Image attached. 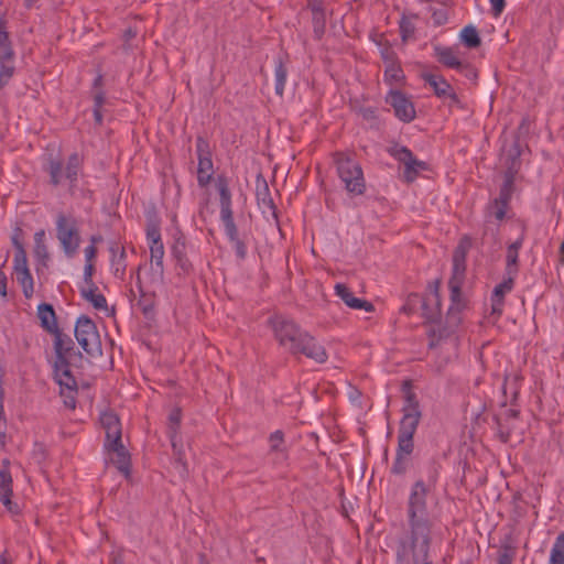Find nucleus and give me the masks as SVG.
Instances as JSON below:
<instances>
[{
    "label": "nucleus",
    "instance_id": "62",
    "mask_svg": "<svg viewBox=\"0 0 564 564\" xmlns=\"http://www.w3.org/2000/svg\"><path fill=\"white\" fill-rule=\"evenodd\" d=\"M6 427L7 421L4 415H0V447H4L6 445Z\"/></svg>",
    "mask_w": 564,
    "mask_h": 564
},
{
    "label": "nucleus",
    "instance_id": "6",
    "mask_svg": "<svg viewBox=\"0 0 564 564\" xmlns=\"http://www.w3.org/2000/svg\"><path fill=\"white\" fill-rule=\"evenodd\" d=\"M402 391L404 392V405L402 408L403 416L400 422L398 436L413 438L421 421L422 413L416 395L412 391L410 381H405L403 383Z\"/></svg>",
    "mask_w": 564,
    "mask_h": 564
},
{
    "label": "nucleus",
    "instance_id": "14",
    "mask_svg": "<svg viewBox=\"0 0 564 564\" xmlns=\"http://www.w3.org/2000/svg\"><path fill=\"white\" fill-rule=\"evenodd\" d=\"M387 102L391 105L400 120L410 122L415 118L413 104L402 93L391 91L387 97Z\"/></svg>",
    "mask_w": 564,
    "mask_h": 564
},
{
    "label": "nucleus",
    "instance_id": "39",
    "mask_svg": "<svg viewBox=\"0 0 564 564\" xmlns=\"http://www.w3.org/2000/svg\"><path fill=\"white\" fill-rule=\"evenodd\" d=\"M48 173L51 176V183L53 185H58L65 178V167L62 162L56 160H51L48 164Z\"/></svg>",
    "mask_w": 564,
    "mask_h": 564
},
{
    "label": "nucleus",
    "instance_id": "7",
    "mask_svg": "<svg viewBox=\"0 0 564 564\" xmlns=\"http://www.w3.org/2000/svg\"><path fill=\"white\" fill-rule=\"evenodd\" d=\"M75 337L83 350L90 357L102 355V345L96 324L86 315L78 317L75 326Z\"/></svg>",
    "mask_w": 564,
    "mask_h": 564
},
{
    "label": "nucleus",
    "instance_id": "3",
    "mask_svg": "<svg viewBox=\"0 0 564 564\" xmlns=\"http://www.w3.org/2000/svg\"><path fill=\"white\" fill-rule=\"evenodd\" d=\"M217 189L219 193L220 219L224 224L226 236L231 242L237 258L245 260L247 257V246L238 235V228L235 224L231 209V194L225 177H218Z\"/></svg>",
    "mask_w": 564,
    "mask_h": 564
},
{
    "label": "nucleus",
    "instance_id": "38",
    "mask_svg": "<svg viewBox=\"0 0 564 564\" xmlns=\"http://www.w3.org/2000/svg\"><path fill=\"white\" fill-rule=\"evenodd\" d=\"M547 564H564V533L556 536Z\"/></svg>",
    "mask_w": 564,
    "mask_h": 564
},
{
    "label": "nucleus",
    "instance_id": "34",
    "mask_svg": "<svg viewBox=\"0 0 564 564\" xmlns=\"http://www.w3.org/2000/svg\"><path fill=\"white\" fill-rule=\"evenodd\" d=\"M82 166V160L77 153H73L68 156L65 166V180H67L70 186H74L77 182L78 174Z\"/></svg>",
    "mask_w": 564,
    "mask_h": 564
},
{
    "label": "nucleus",
    "instance_id": "18",
    "mask_svg": "<svg viewBox=\"0 0 564 564\" xmlns=\"http://www.w3.org/2000/svg\"><path fill=\"white\" fill-rule=\"evenodd\" d=\"M105 447L112 453L111 462L117 466L118 470L124 475H129L130 456L122 444V440L105 442Z\"/></svg>",
    "mask_w": 564,
    "mask_h": 564
},
{
    "label": "nucleus",
    "instance_id": "53",
    "mask_svg": "<svg viewBox=\"0 0 564 564\" xmlns=\"http://www.w3.org/2000/svg\"><path fill=\"white\" fill-rule=\"evenodd\" d=\"M283 443V433L275 431L270 435V445L272 451H280V446Z\"/></svg>",
    "mask_w": 564,
    "mask_h": 564
},
{
    "label": "nucleus",
    "instance_id": "45",
    "mask_svg": "<svg viewBox=\"0 0 564 564\" xmlns=\"http://www.w3.org/2000/svg\"><path fill=\"white\" fill-rule=\"evenodd\" d=\"M410 457L403 455H395V459L391 467V473L394 475H404L409 467Z\"/></svg>",
    "mask_w": 564,
    "mask_h": 564
},
{
    "label": "nucleus",
    "instance_id": "44",
    "mask_svg": "<svg viewBox=\"0 0 564 564\" xmlns=\"http://www.w3.org/2000/svg\"><path fill=\"white\" fill-rule=\"evenodd\" d=\"M312 21L314 26V33L317 39L324 34L325 25H326V17L324 11H316L315 14H312Z\"/></svg>",
    "mask_w": 564,
    "mask_h": 564
},
{
    "label": "nucleus",
    "instance_id": "1",
    "mask_svg": "<svg viewBox=\"0 0 564 564\" xmlns=\"http://www.w3.org/2000/svg\"><path fill=\"white\" fill-rule=\"evenodd\" d=\"M438 471L433 465L427 481L417 479L411 487L406 502V529L398 543H408L402 547L414 546L422 553L426 542L432 541V521L427 511V494L437 481Z\"/></svg>",
    "mask_w": 564,
    "mask_h": 564
},
{
    "label": "nucleus",
    "instance_id": "48",
    "mask_svg": "<svg viewBox=\"0 0 564 564\" xmlns=\"http://www.w3.org/2000/svg\"><path fill=\"white\" fill-rule=\"evenodd\" d=\"M514 549L510 545H503L498 557V564H512Z\"/></svg>",
    "mask_w": 564,
    "mask_h": 564
},
{
    "label": "nucleus",
    "instance_id": "52",
    "mask_svg": "<svg viewBox=\"0 0 564 564\" xmlns=\"http://www.w3.org/2000/svg\"><path fill=\"white\" fill-rule=\"evenodd\" d=\"M457 70L470 80H475L477 78L476 69L468 63H462V66H459Z\"/></svg>",
    "mask_w": 564,
    "mask_h": 564
},
{
    "label": "nucleus",
    "instance_id": "30",
    "mask_svg": "<svg viewBox=\"0 0 564 564\" xmlns=\"http://www.w3.org/2000/svg\"><path fill=\"white\" fill-rule=\"evenodd\" d=\"M34 257L37 260L39 264L42 267H47V262L50 260V254L47 251V247L45 245V231L43 229L36 231L34 234Z\"/></svg>",
    "mask_w": 564,
    "mask_h": 564
},
{
    "label": "nucleus",
    "instance_id": "64",
    "mask_svg": "<svg viewBox=\"0 0 564 564\" xmlns=\"http://www.w3.org/2000/svg\"><path fill=\"white\" fill-rule=\"evenodd\" d=\"M308 6L312 10V14H315L316 11H324L322 2L318 0H310Z\"/></svg>",
    "mask_w": 564,
    "mask_h": 564
},
{
    "label": "nucleus",
    "instance_id": "13",
    "mask_svg": "<svg viewBox=\"0 0 564 564\" xmlns=\"http://www.w3.org/2000/svg\"><path fill=\"white\" fill-rule=\"evenodd\" d=\"M406 543H397L394 564H433L430 561L431 542H426V547L420 554L414 546L402 547Z\"/></svg>",
    "mask_w": 564,
    "mask_h": 564
},
{
    "label": "nucleus",
    "instance_id": "15",
    "mask_svg": "<svg viewBox=\"0 0 564 564\" xmlns=\"http://www.w3.org/2000/svg\"><path fill=\"white\" fill-rule=\"evenodd\" d=\"M13 264L17 281L22 286L24 296L31 299L34 293V282L28 267L26 256H23L21 251L18 259L13 260Z\"/></svg>",
    "mask_w": 564,
    "mask_h": 564
},
{
    "label": "nucleus",
    "instance_id": "43",
    "mask_svg": "<svg viewBox=\"0 0 564 564\" xmlns=\"http://www.w3.org/2000/svg\"><path fill=\"white\" fill-rule=\"evenodd\" d=\"M513 187V175L511 172H508L505 176L503 185L501 186L499 197L497 199L501 202H509Z\"/></svg>",
    "mask_w": 564,
    "mask_h": 564
},
{
    "label": "nucleus",
    "instance_id": "59",
    "mask_svg": "<svg viewBox=\"0 0 564 564\" xmlns=\"http://www.w3.org/2000/svg\"><path fill=\"white\" fill-rule=\"evenodd\" d=\"M77 391H67L64 392L62 395L64 397V404L69 409H75L76 406V395Z\"/></svg>",
    "mask_w": 564,
    "mask_h": 564
},
{
    "label": "nucleus",
    "instance_id": "20",
    "mask_svg": "<svg viewBox=\"0 0 564 564\" xmlns=\"http://www.w3.org/2000/svg\"><path fill=\"white\" fill-rule=\"evenodd\" d=\"M335 294L350 308L364 310L366 312H372L375 310L373 304L369 301L355 297L351 291L343 283H337L334 288Z\"/></svg>",
    "mask_w": 564,
    "mask_h": 564
},
{
    "label": "nucleus",
    "instance_id": "12",
    "mask_svg": "<svg viewBox=\"0 0 564 564\" xmlns=\"http://www.w3.org/2000/svg\"><path fill=\"white\" fill-rule=\"evenodd\" d=\"M10 460L3 459L0 468V501L7 508V510L13 514L19 513V507L12 502L11 497L13 495V479L10 473Z\"/></svg>",
    "mask_w": 564,
    "mask_h": 564
},
{
    "label": "nucleus",
    "instance_id": "32",
    "mask_svg": "<svg viewBox=\"0 0 564 564\" xmlns=\"http://www.w3.org/2000/svg\"><path fill=\"white\" fill-rule=\"evenodd\" d=\"M97 290L96 284H94V286L88 285L87 289L80 290V294L83 299L89 302L96 310H106L107 300L101 293H98Z\"/></svg>",
    "mask_w": 564,
    "mask_h": 564
},
{
    "label": "nucleus",
    "instance_id": "16",
    "mask_svg": "<svg viewBox=\"0 0 564 564\" xmlns=\"http://www.w3.org/2000/svg\"><path fill=\"white\" fill-rule=\"evenodd\" d=\"M459 296L456 299V301L453 302V305L449 307L447 315H446V327L437 330L435 328H432L430 332V335L432 337L430 341V347H435L440 340H442L445 337H448L452 332L459 325L460 323V314L459 308L455 306L456 302L458 301Z\"/></svg>",
    "mask_w": 564,
    "mask_h": 564
},
{
    "label": "nucleus",
    "instance_id": "42",
    "mask_svg": "<svg viewBox=\"0 0 564 564\" xmlns=\"http://www.w3.org/2000/svg\"><path fill=\"white\" fill-rule=\"evenodd\" d=\"M147 238L150 245L162 242L160 225L156 220H150L147 225Z\"/></svg>",
    "mask_w": 564,
    "mask_h": 564
},
{
    "label": "nucleus",
    "instance_id": "9",
    "mask_svg": "<svg viewBox=\"0 0 564 564\" xmlns=\"http://www.w3.org/2000/svg\"><path fill=\"white\" fill-rule=\"evenodd\" d=\"M471 246L468 237L462 238L459 245L453 254V275L448 282L451 289V299L455 302L460 296V285L466 270V254Z\"/></svg>",
    "mask_w": 564,
    "mask_h": 564
},
{
    "label": "nucleus",
    "instance_id": "26",
    "mask_svg": "<svg viewBox=\"0 0 564 564\" xmlns=\"http://www.w3.org/2000/svg\"><path fill=\"white\" fill-rule=\"evenodd\" d=\"M185 250L186 246L184 239L177 238L172 246V256L175 259L176 265L180 268L181 272L183 274H188L192 271L193 265L186 257Z\"/></svg>",
    "mask_w": 564,
    "mask_h": 564
},
{
    "label": "nucleus",
    "instance_id": "49",
    "mask_svg": "<svg viewBox=\"0 0 564 564\" xmlns=\"http://www.w3.org/2000/svg\"><path fill=\"white\" fill-rule=\"evenodd\" d=\"M11 45L9 33L7 31V19L3 13L0 12V46Z\"/></svg>",
    "mask_w": 564,
    "mask_h": 564
},
{
    "label": "nucleus",
    "instance_id": "55",
    "mask_svg": "<svg viewBox=\"0 0 564 564\" xmlns=\"http://www.w3.org/2000/svg\"><path fill=\"white\" fill-rule=\"evenodd\" d=\"M19 232H21V229H19V228H18V229L15 230V234H14V235H13V237H12V243H13V246H14V248H15L14 259H18V257H19V254H20V252H21V251H22V254H23V256H26V252H25V250H24V247H23V245H22V243L20 242V240H19V237H18Z\"/></svg>",
    "mask_w": 564,
    "mask_h": 564
},
{
    "label": "nucleus",
    "instance_id": "8",
    "mask_svg": "<svg viewBox=\"0 0 564 564\" xmlns=\"http://www.w3.org/2000/svg\"><path fill=\"white\" fill-rule=\"evenodd\" d=\"M421 303L422 315L427 323H436L441 318V300L438 294V283H435L434 289L429 292L425 296L421 297L417 294L409 296L408 303L403 306V311L406 313L413 312V305Z\"/></svg>",
    "mask_w": 564,
    "mask_h": 564
},
{
    "label": "nucleus",
    "instance_id": "35",
    "mask_svg": "<svg viewBox=\"0 0 564 564\" xmlns=\"http://www.w3.org/2000/svg\"><path fill=\"white\" fill-rule=\"evenodd\" d=\"M151 261L154 263V271L163 278V258L164 246L163 242L150 245Z\"/></svg>",
    "mask_w": 564,
    "mask_h": 564
},
{
    "label": "nucleus",
    "instance_id": "47",
    "mask_svg": "<svg viewBox=\"0 0 564 564\" xmlns=\"http://www.w3.org/2000/svg\"><path fill=\"white\" fill-rule=\"evenodd\" d=\"M507 202H501L499 199H495L492 206L490 207V214L497 219L502 220L506 216Z\"/></svg>",
    "mask_w": 564,
    "mask_h": 564
},
{
    "label": "nucleus",
    "instance_id": "37",
    "mask_svg": "<svg viewBox=\"0 0 564 564\" xmlns=\"http://www.w3.org/2000/svg\"><path fill=\"white\" fill-rule=\"evenodd\" d=\"M460 39L468 48H476L481 43L478 31L474 25L465 26L460 31Z\"/></svg>",
    "mask_w": 564,
    "mask_h": 564
},
{
    "label": "nucleus",
    "instance_id": "46",
    "mask_svg": "<svg viewBox=\"0 0 564 564\" xmlns=\"http://www.w3.org/2000/svg\"><path fill=\"white\" fill-rule=\"evenodd\" d=\"M413 449L414 444L412 437L398 436L397 454L410 457Z\"/></svg>",
    "mask_w": 564,
    "mask_h": 564
},
{
    "label": "nucleus",
    "instance_id": "17",
    "mask_svg": "<svg viewBox=\"0 0 564 564\" xmlns=\"http://www.w3.org/2000/svg\"><path fill=\"white\" fill-rule=\"evenodd\" d=\"M54 379L61 387V394L66 391H77V381L72 375L69 361H54Z\"/></svg>",
    "mask_w": 564,
    "mask_h": 564
},
{
    "label": "nucleus",
    "instance_id": "63",
    "mask_svg": "<svg viewBox=\"0 0 564 564\" xmlns=\"http://www.w3.org/2000/svg\"><path fill=\"white\" fill-rule=\"evenodd\" d=\"M433 19H434L435 24L442 25L446 21V15H445V13L442 10L441 11H435L433 13Z\"/></svg>",
    "mask_w": 564,
    "mask_h": 564
},
{
    "label": "nucleus",
    "instance_id": "58",
    "mask_svg": "<svg viewBox=\"0 0 564 564\" xmlns=\"http://www.w3.org/2000/svg\"><path fill=\"white\" fill-rule=\"evenodd\" d=\"M495 17H499L506 7L505 0H489Z\"/></svg>",
    "mask_w": 564,
    "mask_h": 564
},
{
    "label": "nucleus",
    "instance_id": "61",
    "mask_svg": "<svg viewBox=\"0 0 564 564\" xmlns=\"http://www.w3.org/2000/svg\"><path fill=\"white\" fill-rule=\"evenodd\" d=\"M86 263H93L97 256V248L95 246H87L84 250Z\"/></svg>",
    "mask_w": 564,
    "mask_h": 564
},
{
    "label": "nucleus",
    "instance_id": "19",
    "mask_svg": "<svg viewBox=\"0 0 564 564\" xmlns=\"http://www.w3.org/2000/svg\"><path fill=\"white\" fill-rule=\"evenodd\" d=\"M519 412L517 410H507L503 414L496 417L497 433L501 442L507 443L516 430Z\"/></svg>",
    "mask_w": 564,
    "mask_h": 564
},
{
    "label": "nucleus",
    "instance_id": "10",
    "mask_svg": "<svg viewBox=\"0 0 564 564\" xmlns=\"http://www.w3.org/2000/svg\"><path fill=\"white\" fill-rule=\"evenodd\" d=\"M389 153L404 165V180L408 183H412L421 171L429 170V164L417 160L406 147L397 144L389 149Z\"/></svg>",
    "mask_w": 564,
    "mask_h": 564
},
{
    "label": "nucleus",
    "instance_id": "5",
    "mask_svg": "<svg viewBox=\"0 0 564 564\" xmlns=\"http://www.w3.org/2000/svg\"><path fill=\"white\" fill-rule=\"evenodd\" d=\"M56 238L67 258H73L80 246L78 223L73 215L59 213L56 217Z\"/></svg>",
    "mask_w": 564,
    "mask_h": 564
},
{
    "label": "nucleus",
    "instance_id": "24",
    "mask_svg": "<svg viewBox=\"0 0 564 564\" xmlns=\"http://www.w3.org/2000/svg\"><path fill=\"white\" fill-rule=\"evenodd\" d=\"M100 423L106 432V442L119 441L121 438L120 421L115 413L104 412L100 415Z\"/></svg>",
    "mask_w": 564,
    "mask_h": 564
},
{
    "label": "nucleus",
    "instance_id": "21",
    "mask_svg": "<svg viewBox=\"0 0 564 564\" xmlns=\"http://www.w3.org/2000/svg\"><path fill=\"white\" fill-rule=\"evenodd\" d=\"M256 197L263 213L270 212L276 218V208L265 178L260 174L256 180Z\"/></svg>",
    "mask_w": 564,
    "mask_h": 564
},
{
    "label": "nucleus",
    "instance_id": "23",
    "mask_svg": "<svg viewBox=\"0 0 564 564\" xmlns=\"http://www.w3.org/2000/svg\"><path fill=\"white\" fill-rule=\"evenodd\" d=\"M55 361H68L70 352L74 350L73 339L61 330L54 333Z\"/></svg>",
    "mask_w": 564,
    "mask_h": 564
},
{
    "label": "nucleus",
    "instance_id": "28",
    "mask_svg": "<svg viewBox=\"0 0 564 564\" xmlns=\"http://www.w3.org/2000/svg\"><path fill=\"white\" fill-rule=\"evenodd\" d=\"M422 78L433 88L434 94L440 98H445L453 89L451 84L441 75L424 73L422 74Z\"/></svg>",
    "mask_w": 564,
    "mask_h": 564
},
{
    "label": "nucleus",
    "instance_id": "2",
    "mask_svg": "<svg viewBox=\"0 0 564 564\" xmlns=\"http://www.w3.org/2000/svg\"><path fill=\"white\" fill-rule=\"evenodd\" d=\"M274 337L281 347L292 355H304L318 364L326 362L328 356L325 348L306 330L293 321L281 315L270 317L268 321Z\"/></svg>",
    "mask_w": 564,
    "mask_h": 564
},
{
    "label": "nucleus",
    "instance_id": "41",
    "mask_svg": "<svg viewBox=\"0 0 564 564\" xmlns=\"http://www.w3.org/2000/svg\"><path fill=\"white\" fill-rule=\"evenodd\" d=\"M174 452V468L177 470L181 478H185L188 475L186 463L184 462L183 453L181 446L176 444V449Z\"/></svg>",
    "mask_w": 564,
    "mask_h": 564
},
{
    "label": "nucleus",
    "instance_id": "4",
    "mask_svg": "<svg viewBox=\"0 0 564 564\" xmlns=\"http://www.w3.org/2000/svg\"><path fill=\"white\" fill-rule=\"evenodd\" d=\"M337 173L350 195H362L366 189V182L360 164L350 155L343 152L334 154Z\"/></svg>",
    "mask_w": 564,
    "mask_h": 564
},
{
    "label": "nucleus",
    "instance_id": "57",
    "mask_svg": "<svg viewBox=\"0 0 564 564\" xmlns=\"http://www.w3.org/2000/svg\"><path fill=\"white\" fill-rule=\"evenodd\" d=\"M94 264L93 263H86L84 269V281L87 285L94 286L93 282V275H94Z\"/></svg>",
    "mask_w": 564,
    "mask_h": 564
},
{
    "label": "nucleus",
    "instance_id": "25",
    "mask_svg": "<svg viewBox=\"0 0 564 564\" xmlns=\"http://www.w3.org/2000/svg\"><path fill=\"white\" fill-rule=\"evenodd\" d=\"M522 238L508 246L506 254V275L517 276L519 272V250L522 247Z\"/></svg>",
    "mask_w": 564,
    "mask_h": 564
},
{
    "label": "nucleus",
    "instance_id": "11",
    "mask_svg": "<svg viewBox=\"0 0 564 564\" xmlns=\"http://www.w3.org/2000/svg\"><path fill=\"white\" fill-rule=\"evenodd\" d=\"M196 152L198 156L197 182L200 187H205L212 180L213 161L209 144L203 137L196 139Z\"/></svg>",
    "mask_w": 564,
    "mask_h": 564
},
{
    "label": "nucleus",
    "instance_id": "29",
    "mask_svg": "<svg viewBox=\"0 0 564 564\" xmlns=\"http://www.w3.org/2000/svg\"><path fill=\"white\" fill-rule=\"evenodd\" d=\"M111 253V265L113 268V274L117 278L122 279L126 272V250L123 247H119L117 243H112L109 248Z\"/></svg>",
    "mask_w": 564,
    "mask_h": 564
},
{
    "label": "nucleus",
    "instance_id": "40",
    "mask_svg": "<svg viewBox=\"0 0 564 564\" xmlns=\"http://www.w3.org/2000/svg\"><path fill=\"white\" fill-rule=\"evenodd\" d=\"M14 59L0 62V89H2L14 75Z\"/></svg>",
    "mask_w": 564,
    "mask_h": 564
},
{
    "label": "nucleus",
    "instance_id": "60",
    "mask_svg": "<svg viewBox=\"0 0 564 564\" xmlns=\"http://www.w3.org/2000/svg\"><path fill=\"white\" fill-rule=\"evenodd\" d=\"M445 98L449 99L448 106L451 108H453V107L463 108L462 101L458 98V96L456 95V93L454 91V89H452L451 94H447V96Z\"/></svg>",
    "mask_w": 564,
    "mask_h": 564
},
{
    "label": "nucleus",
    "instance_id": "33",
    "mask_svg": "<svg viewBox=\"0 0 564 564\" xmlns=\"http://www.w3.org/2000/svg\"><path fill=\"white\" fill-rule=\"evenodd\" d=\"M181 419L182 412L178 408L173 409L169 414L167 434L173 449H176Z\"/></svg>",
    "mask_w": 564,
    "mask_h": 564
},
{
    "label": "nucleus",
    "instance_id": "51",
    "mask_svg": "<svg viewBox=\"0 0 564 564\" xmlns=\"http://www.w3.org/2000/svg\"><path fill=\"white\" fill-rule=\"evenodd\" d=\"M386 78L393 82H399L402 78V70L399 66L390 63L384 72Z\"/></svg>",
    "mask_w": 564,
    "mask_h": 564
},
{
    "label": "nucleus",
    "instance_id": "27",
    "mask_svg": "<svg viewBox=\"0 0 564 564\" xmlns=\"http://www.w3.org/2000/svg\"><path fill=\"white\" fill-rule=\"evenodd\" d=\"M37 316L41 321L42 327L47 332L54 334L59 330L56 322L55 311L51 304H40L37 307Z\"/></svg>",
    "mask_w": 564,
    "mask_h": 564
},
{
    "label": "nucleus",
    "instance_id": "50",
    "mask_svg": "<svg viewBox=\"0 0 564 564\" xmlns=\"http://www.w3.org/2000/svg\"><path fill=\"white\" fill-rule=\"evenodd\" d=\"M138 285L141 292V297L139 300V305L142 308V312L148 315L153 310L152 301L143 293L142 288L140 285V276L138 275Z\"/></svg>",
    "mask_w": 564,
    "mask_h": 564
},
{
    "label": "nucleus",
    "instance_id": "36",
    "mask_svg": "<svg viewBox=\"0 0 564 564\" xmlns=\"http://www.w3.org/2000/svg\"><path fill=\"white\" fill-rule=\"evenodd\" d=\"M275 94L279 96L283 95L284 86L288 77V69L284 65L282 57H279L275 64Z\"/></svg>",
    "mask_w": 564,
    "mask_h": 564
},
{
    "label": "nucleus",
    "instance_id": "56",
    "mask_svg": "<svg viewBox=\"0 0 564 564\" xmlns=\"http://www.w3.org/2000/svg\"><path fill=\"white\" fill-rule=\"evenodd\" d=\"M400 30L402 39L405 41L409 36L413 34L414 26L409 21L402 20L400 23Z\"/></svg>",
    "mask_w": 564,
    "mask_h": 564
},
{
    "label": "nucleus",
    "instance_id": "54",
    "mask_svg": "<svg viewBox=\"0 0 564 564\" xmlns=\"http://www.w3.org/2000/svg\"><path fill=\"white\" fill-rule=\"evenodd\" d=\"M14 59L12 45L0 46V62Z\"/></svg>",
    "mask_w": 564,
    "mask_h": 564
},
{
    "label": "nucleus",
    "instance_id": "22",
    "mask_svg": "<svg viewBox=\"0 0 564 564\" xmlns=\"http://www.w3.org/2000/svg\"><path fill=\"white\" fill-rule=\"evenodd\" d=\"M514 279L516 276L505 274L502 282L495 286L491 296L492 314L500 315L502 313V307L505 303L503 297L507 293H509L512 290Z\"/></svg>",
    "mask_w": 564,
    "mask_h": 564
},
{
    "label": "nucleus",
    "instance_id": "31",
    "mask_svg": "<svg viewBox=\"0 0 564 564\" xmlns=\"http://www.w3.org/2000/svg\"><path fill=\"white\" fill-rule=\"evenodd\" d=\"M435 55L438 62L449 68L458 69L462 66V61L457 57L452 47L435 46Z\"/></svg>",
    "mask_w": 564,
    "mask_h": 564
}]
</instances>
